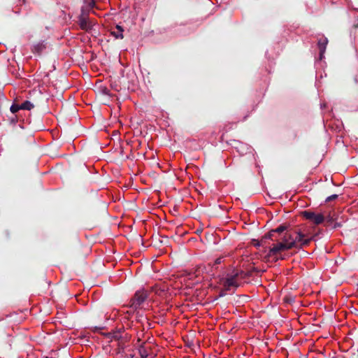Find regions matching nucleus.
Here are the masks:
<instances>
[{
    "label": "nucleus",
    "mask_w": 358,
    "mask_h": 358,
    "mask_svg": "<svg viewBox=\"0 0 358 358\" xmlns=\"http://www.w3.org/2000/svg\"><path fill=\"white\" fill-rule=\"evenodd\" d=\"M292 231H287L281 237L275 239L276 243L269 248L268 255L270 257H277L282 252L292 249L295 247V242L293 239Z\"/></svg>",
    "instance_id": "1"
},
{
    "label": "nucleus",
    "mask_w": 358,
    "mask_h": 358,
    "mask_svg": "<svg viewBox=\"0 0 358 358\" xmlns=\"http://www.w3.org/2000/svg\"><path fill=\"white\" fill-rule=\"evenodd\" d=\"M220 283L226 290H230L231 287H238L240 283L237 269L229 272L225 278L220 280Z\"/></svg>",
    "instance_id": "2"
},
{
    "label": "nucleus",
    "mask_w": 358,
    "mask_h": 358,
    "mask_svg": "<svg viewBox=\"0 0 358 358\" xmlns=\"http://www.w3.org/2000/svg\"><path fill=\"white\" fill-rule=\"evenodd\" d=\"M148 298V293L145 289H140L135 292L134 296L130 299L129 308H133L134 313Z\"/></svg>",
    "instance_id": "3"
},
{
    "label": "nucleus",
    "mask_w": 358,
    "mask_h": 358,
    "mask_svg": "<svg viewBox=\"0 0 358 358\" xmlns=\"http://www.w3.org/2000/svg\"><path fill=\"white\" fill-rule=\"evenodd\" d=\"M78 24L80 29L85 31H90L92 29L95 22L89 17V10L82 8L78 17Z\"/></svg>",
    "instance_id": "4"
},
{
    "label": "nucleus",
    "mask_w": 358,
    "mask_h": 358,
    "mask_svg": "<svg viewBox=\"0 0 358 358\" xmlns=\"http://www.w3.org/2000/svg\"><path fill=\"white\" fill-rule=\"evenodd\" d=\"M293 239L295 242V247L294 248H301L310 244L312 238H308L307 235L303 234L301 230L296 229L292 231Z\"/></svg>",
    "instance_id": "5"
},
{
    "label": "nucleus",
    "mask_w": 358,
    "mask_h": 358,
    "mask_svg": "<svg viewBox=\"0 0 358 358\" xmlns=\"http://www.w3.org/2000/svg\"><path fill=\"white\" fill-rule=\"evenodd\" d=\"M303 217L311 222L315 225H319L324 222L325 217L324 214L317 213L310 210L302 212Z\"/></svg>",
    "instance_id": "6"
},
{
    "label": "nucleus",
    "mask_w": 358,
    "mask_h": 358,
    "mask_svg": "<svg viewBox=\"0 0 358 358\" xmlns=\"http://www.w3.org/2000/svg\"><path fill=\"white\" fill-rule=\"evenodd\" d=\"M289 225L287 224H282L280 225L275 229H271L268 234L264 235V238L271 239L273 241H275V239L281 237L283 232H286L287 231H289L288 229Z\"/></svg>",
    "instance_id": "7"
},
{
    "label": "nucleus",
    "mask_w": 358,
    "mask_h": 358,
    "mask_svg": "<svg viewBox=\"0 0 358 358\" xmlns=\"http://www.w3.org/2000/svg\"><path fill=\"white\" fill-rule=\"evenodd\" d=\"M107 337L116 341H129L131 336L127 333H125L124 328L118 329L113 332L108 334Z\"/></svg>",
    "instance_id": "8"
},
{
    "label": "nucleus",
    "mask_w": 358,
    "mask_h": 358,
    "mask_svg": "<svg viewBox=\"0 0 358 358\" xmlns=\"http://www.w3.org/2000/svg\"><path fill=\"white\" fill-rule=\"evenodd\" d=\"M325 220H324V226L329 227L334 222H336L338 219V215L335 212H329L327 214L324 215Z\"/></svg>",
    "instance_id": "9"
},
{
    "label": "nucleus",
    "mask_w": 358,
    "mask_h": 358,
    "mask_svg": "<svg viewBox=\"0 0 358 358\" xmlns=\"http://www.w3.org/2000/svg\"><path fill=\"white\" fill-rule=\"evenodd\" d=\"M328 39L326 37H322L318 40L317 46L320 50V59H322L326 50Z\"/></svg>",
    "instance_id": "10"
},
{
    "label": "nucleus",
    "mask_w": 358,
    "mask_h": 358,
    "mask_svg": "<svg viewBox=\"0 0 358 358\" xmlns=\"http://www.w3.org/2000/svg\"><path fill=\"white\" fill-rule=\"evenodd\" d=\"M117 345V354L123 356V354H126V350L129 348V345L127 344L129 341H118Z\"/></svg>",
    "instance_id": "11"
},
{
    "label": "nucleus",
    "mask_w": 358,
    "mask_h": 358,
    "mask_svg": "<svg viewBox=\"0 0 358 358\" xmlns=\"http://www.w3.org/2000/svg\"><path fill=\"white\" fill-rule=\"evenodd\" d=\"M116 31L113 30L110 31L111 35H113L116 39H123L124 35L123 31L124 29L120 25H116L115 27Z\"/></svg>",
    "instance_id": "12"
},
{
    "label": "nucleus",
    "mask_w": 358,
    "mask_h": 358,
    "mask_svg": "<svg viewBox=\"0 0 358 358\" xmlns=\"http://www.w3.org/2000/svg\"><path fill=\"white\" fill-rule=\"evenodd\" d=\"M138 353L141 358H147L148 357V356L149 355V352L145 346V343H143L139 345Z\"/></svg>",
    "instance_id": "13"
},
{
    "label": "nucleus",
    "mask_w": 358,
    "mask_h": 358,
    "mask_svg": "<svg viewBox=\"0 0 358 358\" xmlns=\"http://www.w3.org/2000/svg\"><path fill=\"white\" fill-rule=\"evenodd\" d=\"M45 48V45L43 43H38L34 45L32 52L40 55L43 50Z\"/></svg>",
    "instance_id": "14"
},
{
    "label": "nucleus",
    "mask_w": 358,
    "mask_h": 358,
    "mask_svg": "<svg viewBox=\"0 0 358 358\" xmlns=\"http://www.w3.org/2000/svg\"><path fill=\"white\" fill-rule=\"evenodd\" d=\"M21 110H30L32 108H34V106L32 103H31L29 101H24L21 105Z\"/></svg>",
    "instance_id": "15"
},
{
    "label": "nucleus",
    "mask_w": 358,
    "mask_h": 358,
    "mask_svg": "<svg viewBox=\"0 0 358 358\" xmlns=\"http://www.w3.org/2000/svg\"><path fill=\"white\" fill-rule=\"evenodd\" d=\"M237 271H238V277L239 278V281L241 280H244L250 275V273H246L242 270L237 269Z\"/></svg>",
    "instance_id": "16"
},
{
    "label": "nucleus",
    "mask_w": 358,
    "mask_h": 358,
    "mask_svg": "<svg viewBox=\"0 0 358 358\" xmlns=\"http://www.w3.org/2000/svg\"><path fill=\"white\" fill-rule=\"evenodd\" d=\"M134 350L129 348L126 350V354H123L122 357L124 358H134Z\"/></svg>",
    "instance_id": "17"
},
{
    "label": "nucleus",
    "mask_w": 358,
    "mask_h": 358,
    "mask_svg": "<svg viewBox=\"0 0 358 358\" xmlns=\"http://www.w3.org/2000/svg\"><path fill=\"white\" fill-rule=\"evenodd\" d=\"M266 239H267V238H264V236L262 237V238L261 239V241H258V240L253 239V240H252V243H253V245H254L255 247L258 248V247H259L260 245H263V244L266 243Z\"/></svg>",
    "instance_id": "18"
},
{
    "label": "nucleus",
    "mask_w": 358,
    "mask_h": 358,
    "mask_svg": "<svg viewBox=\"0 0 358 358\" xmlns=\"http://www.w3.org/2000/svg\"><path fill=\"white\" fill-rule=\"evenodd\" d=\"M20 109H21L20 105H17V104H13L10 108L11 113H17Z\"/></svg>",
    "instance_id": "19"
},
{
    "label": "nucleus",
    "mask_w": 358,
    "mask_h": 358,
    "mask_svg": "<svg viewBox=\"0 0 358 358\" xmlns=\"http://www.w3.org/2000/svg\"><path fill=\"white\" fill-rule=\"evenodd\" d=\"M143 317V313H141L139 311L136 312V320L138 322H142Z\"/></svg>",
    "instance_id": "20"
},
{
    "label": "nucleus",
    "mask_w": 358,
    "mask_h": 358,
    "mask_svg": "<svg viewBox=\"0 0 358 358\" xmlns=\"http://www.w3.org/2000/svg\"><path fill=\"white\" fill-rule=\"evenodd\" d=\"M338 198V195L337 194H333L331 196H328L327 199H326V202H330L333 200H335Z\"/></svg>",
    "instance_id": "21"
},
{
    "label": "nucleus",
    "mask_w": 358,
    "mask_h": 358,
    "mask_svg": "<svg viewBox=\"0 0 358 358\" xmlns=\"http://www.w3.org/2000/svg\"><path fill=\"white\" fill-rule=\"evenodd\" d=\"M334 225L332 226V229H336L342 227V224L341 222H334Z\"/></svg>",
    "instance_id": "22"
},
{
    "label": "nucleus",
    "mask_w": 358,
    "mask_h": 358,
    "mask_svg": "<svg viewBox=\"0 0 358 358\" xmlns=\"http://www.w3.org/2000/svg\"><path fill=\"white\" fill-rule=\"evenodd\" d=\"M222 257L217 258L214 262V265H218L222 263Z\"/></svg>",
    "instance_id": "23"
},
{
    "label": "nucleus",
    "mask_w": 358,
    "mask_h": 358,
    "mask_svg": "<svg viewBox=\"0 0 358 358\" xmlns=\"http://www.w3.org/2000/svg\"><path fill=\"white\" fill-rule=\"evenodd\" d=\"M102 92L106 95H109V90L106 87L102 89Z\"/></svg>",
    "instance_id": "24"
},
{
    "label": "nucleus",
    "mask_w": 358,
    "mask_h": 358,
    "mask_svg": "<svg viewBox=\"0 0 358 358\" xmlns=\"http://www.w3.org/2000/svg\"><path fill=\"white\" fill-rule=\"evenodd\" d=\"M94 4H95V3H94V2H92V3L90 4V6L91 7H93V6H94Z\"/></svg>",
    "instance_id": "25"
}]
</instances>
